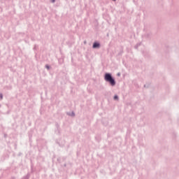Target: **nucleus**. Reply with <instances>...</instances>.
Wrapping results in <instances>:
<instances>
[{
    "instance_id": "39448f33",
    "label": "nucleus",
    "mask_w": 179,
    "mask_h": 179,
    "mask_svg": "<svg viewBox=\"0 0 179 179\" xmlns=\"http://www.w3.org/2000/svg\"><path fill=\"white\" fill-rule=\"evenodd\" d=\"M0 97H1V99H2V97H3V96H2V94H0Z\"/></svg>"
},
{
    "instance_id": "7ed1b4c3",
    "label": "nucleus",
    "mask_w": 179,
    "mask_h": 179,
    "mask_svg": "<svg viewBox=\"0 0 179 179\" xmlns=\"http://www.w3.org/2000/svg\"><path fill=\"white\" fill-rule=\"evenodd\" d=\"M114 99H115V100H118V96L115 95V96H114Z\"/></svg>"
},
{
    "instance_id": "20e7f679",
    "label": "nucleus",
    "mask_w": 179,
    "mask_h": 179,
    "mask_svg": "<svg viewBox=\"0 0 179 179\" xmlns=\"http://www.w3.org/2000/svg\"><path fill=\"white\" fill-rule=\"evenodd\" d=\"M46 68H47L48 69H50V66H46Z\"/></svg>"
},
{
    "instance_id": "f257e3e1",
    "label": "nucleus",
    "mask_w": 179,
    "mask_h": 179,
    "mask_svg": "<svg viewBox=\"0 0 179 179\" xmlns=\"http://www.w3.org/2000/svg\"><path fill=\"white\" fill-rule=\"evenodd\" d=\"M105 80L106 82H109V83H110L111 86H115V80H113V77L111 76V74L106 73L105 74Z\"/></svg>"
},
{
    "instance_id": "423d86ee",
    "label": "nucleus",
    "mask_w": 179,
    "mask_h": 179,
    "mask_svg": "<svg viewBox=\"0 0 179 179\" xmlns=\"http://www.w3.org/2000/svg\"><path fill=\"white\" fill-rule=\"evenodd\" d=\"M52 1V2H55V0H51Z\"/></svg>"
},
{
    "instance_id": "f03ea898",
    "label": "nucleus",
    "mask_w": 179,
    "mask_h": 179,
    "mask_svg": "<svg viewBox=\"0 0 179 179\" xmlns=\"http://www.w3.org/2000/svg\"><path fill=\"white\" fill-rule=\"evenodd\" d=\"M99 47H100V43H94L93 44V48H99Z\"/></svg>"
}]
</instances>
